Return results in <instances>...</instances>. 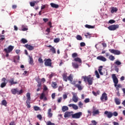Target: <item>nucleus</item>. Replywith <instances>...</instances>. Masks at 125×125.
Segmentation results:
<instances>
[{
    "mask_svg": "<svg viewBox=\"0 0 125 125\" xmlns=\"http://www.w3.org/2000/svg\"><path fill=\"white\" fill-rule=\"evenodd\" d=\"M91 77V75H89L88 76H84L82 77L83 79V81L85 82H87L89 85H91L92 83H93V80H94L93 77Z\"/></svg>",
    "mask_w": 125,
    "mask_h": 125,
    "instance_id": "obj_1",
    "label": "nucleus"
},
{
    "mask_svg": "<svg viewBox=\"0 0 125 125\" xmlns=\"http://www.w3.org/2000/svg\"><path fill=\"white\" fill-rule=\"evenodd\" d=\"M67 76L68 73H67L62 74L63 81H64V82H68V81H69L70 83H72V82H73V75L71 74L68 77Z\"/></svg>",
    "mask_w": 125,
    "mask_h": 125,
    "instance_id": "obj_2",
    "label": "nucleus"
},
{
    "mask_svg": "<svg viewBox=\"0 0 125 125\" xmlns=\"http://www.w3.org/2000/svg\"><path fill=\"white\" fill-rule=\"evenodd\" d=\"M112 79H113L115 87H122V85L121 84H118V83H119V80H118V78L116 76V74H113L112 75Z\"/></svg>",
    "mask_w": 125,
    "mask_h": 125,
    "instance_id": "obj_3",
    "label": "nucleus"
},
{
    "mask_svg": "<svg viewBox=\"0 0 125 125\" xmlns=\"http://www.w3.org/2000/svg\"><path fill=\"white\" fill-rule=\"evenodd\" d=\"M11 92L12 94L15 95V94H17L18 95H21L23 93V89H21L19 90V89L18 88H13L11 90Z\"/></svg>",
    "mask_w": 125,
    "mask_h": 125,
    "instance_id": "obj_4",
    "label": "nucleus"
},
{
    "mask_svg": "<svg viewBox=\"0 0 125 125\" xmlns=\"http://www.w3.org/2000/svg\"><path fill=\"white\" fill-rule=\"evenodd\" d=\"M119 28V24H113L109 26L107 28L109 31H115L118 29Z\"/></svg>",
    "mask_w": 125,
    "mask_h": 125,
    "instance_id": "obj_5",
    "label": "nucleus"
},
{
    "mask_svg": "<svg viewBox=\"0 0 125 125\" xmlns=\"http://www.w3.org/2000/svg\"><path fill=\"white\" fill-rule=\"evenodd\" d=\"M109 51L112 54H114V55H120V54H121V51H119V50L110 49Z\"/></svg>",
    "mask_w": 125,
    "mask_h": 125,
    "instance_id": "obj_6",
    "label": "nucleus"
},
{
    "mask_svg": "<svg viewBox=\"0 0 125 125\" xmlns=\"http://www.w3.org/2000/svg\"><path fill=\"white\" fill-rule=\"evenodd\" d=\"M83 115L82 112H78L74 114H72V119H80L81 118V116H82Z\"/></svg>",
    "mask_w": 125,
    "mask_h": 125,
    "instance_id": "obj_7",
    "label": "nucleus"
},
{
    "mask_svg": "<svg viewBox=\"0 0 125 125\" xmlns=\"http://www.w3.org/2000/svg\"><path fill=\"white\" fill-rule=\"evenodd\" d=\"M13 48H14V46L12 45H9L8 47V49L7 48L4 49V51H5L6 53H10V52H11V51L13 50Z\"/></svg>",
    "mask_w": 125,
    "mask_h": 125,
    "instance_id": "obj_8",
    "label": "nucleus"
},
{
    "mask_svg": "<svg viewBox=\"0 0 125 125\" xmlns=\"http://www.w3.org/2000/svg\"><path fill=\"white\" fill-rule=\"evenodd\" d=\"M104 100L105 101H107V100H108V96H107V94L105 92L103 93L102 96L101 97V100L102 101H103Z\"/></svg>",
    "mask_w": 125,
    "mask_h": 125,
    "instance_id": "obj_9",
    "label": "nucleus"
},
{
    "mask_svg": "<svg viewBox=\"0 0 125 125\" xmlns=\"http://www.w3.org/2000/svg\"><path fill=\"white\" fill-rule=\"evenodd\" d=\"M52 64V63L51 62V59H48L46 60L44 62V65L46 66H49L51 67V65Z\"/></svg>",
    "mask_w": 125,
    "mask_h": 125,
    "instance_id": "obj_10",
    "label": "nucleus"
},
{
    "mask_svg": "<svg viewBox=\"0 0 125 125\" xmlns=\"http://www.w3.org/2000/svg\"><path fill=\"white\" fill-rule=\"evenodd\" d=\"M9 83H10V85H13V84H17L18 83V82L14 81V78H10Z\"/></svg>",
    "mask_w": 125,
    "mask_h": 125,
    "instance_id": "obj_11",
    "label": "nucleus"
},
{
    "mask_svg": "<svg viewBox=\"0 0 125 125\" xmlns=\"http://www.w3.org/2000/svg\"><path fill=\"white\" fill-rule=\"evenodd\" d=\"M97 60H100V61H103V62H105L107 61V59L104 57L103 56H99L97 57Z\"/></svg>",
    "mask_w": 125,
    "mask_h": 125,
    "instance_id": "obj_12",
    "label": "nucleus"
},
{
    "mask_svg": "<svg viewBox=\"0 0 125 125\" xmlns=\"http://www.w3.org/2000/svg\"><path fill=\"white\" fill-rule=\"evenodd\" d=\"M5 81H6V79H5V78H3L1 79V81L3 82V83H1L0 85L1 88H3V87H5V86H6V84L7 83L5 82Z\"/></svg>",
    "mask_w": 125,
    "mask_h": 125,
    "instance_id": "obj_13",
    "label": "nucleus"
},
{
    "mask_svg": "<svg viewBox=\"0 0 125 125\" xmlns=\"http://www.w3.org/2000/svg\"><path fill=\"white\" fill-rule=\"evenodd\" d=\"M104 114L105 115H107V117L108 119H111V118L113 117V113L111 112L106 111L104 112Z\"/></svg>",
    "mask_w": 125,
    "mask_h": 125,
    "instance_id": "obj_14",
    "label": "nucleus"
},
{
    "mask_svg": "<svg viewBox=\"0 0 125 125\" xmlns=\"http://www.w3.org/2000/svg\"><path fill=\"white\" fill-rule=\"evenodd\" d=\"M69 117H73V114L69 111H66L65 112L64 115V118H69Z\"/></svg>",
    "mask_w": 125,
    "mask_h": 125,
    "instance_id": "obj_15",
    "label": "nucleus"
},
{
    "mask_svg": "<svg viewBox=\"0 0 125 125\" xmlns=\"http://www.w3.org/2000/svg\"><path fill=\"white\" fill-rule=\"evenodd\" d=\"M26 48H27V49H28V50H33L34 48V47L31 45H29L28 44H25V46H24Z\"/></svg>",
    "mask_w": 125,
    "mask_h": 125,
    "instance_id": "obj_16",
    "label": "nucleus"
},
{
    "mask_svg": "<svg viewBox=\"0 0 125 125\" xmlns=\"http://www.w3.org/2000/svg\"><path fill=\"white\" fill-rule=\"evenodd\" d=\"M52 111V110L51 109V108H50L48 109V112H47L48 118H51L52 117V116H53V114L51 113Z\"/></svg>",
    "mask_w": 125,
    "mask_h": 125,
    "instance_id": "obj_17",
    "label": "nucleus"
},
{
    "mask_svg": "<svg viewBox=\"0 0 125 125\" xmlns=\"http://www.w3.org/2000/svg\"><path fill=\"white\" fill-rule=\"evenodd\" d=\"M68 107H72L74 110H78L79 109V106L75 104H69L68 105Z\"/></svg>",
    "mask_w": 125,
    "mask_h": 125,
    "instance_id": "obj_18",
    "label": "nucleus"
},
{
    "mask_svg": "<svg viewBox=\"0 0 125 125\" xmlns=\"http://www.w3.org/2000/svg\"><path fill=\"white\" fill-rule=\"evenodd\" d=\"M50 5H51V7H53V8H58L59 7V5L54 3H51Z\"/></svg>",
    "mask_w": 125,
    "mask_h": 125,
    "instance_id": "obj_19",
    "label": "nucleus"
},
{
    "mask_svg": "<svg viewBox=\"0 0 125 125\" xmlns=\"http://www.w3.org/2000/svg\"><path fill=\"white\" fill-rule=\"evenodd\" d=\"M103 68V66L101 65L99 66L98 69V71L99 72V74L101 75V76H103L104 74H103V72H102V68Z\"/></svg>",
    "mask_w": 125,
    "mask_h": 125,
    "instance_id": "obj_20",
    "label": "nucleus"
},
{
    "mask_svg": "<svg viewBox=\"0 0 125 125\" xmlns=\"http://www.w3.org/2000/svg\"><path fill=\"white\" fill-rule=\"evenodd\" d=\"M74 86L78 88L79 90H83V86L80 84H76L74 85Z\"/></svg>",
    "mask_w": 125,
    "mask_h": 125,
    "instance_id": "obj_21",
    "label": "nucleus"
},
{
    "mask_svg": "<svg viewBox=\"0 0 125 125\" xmlns=\"http://www.w3.org/2000/svg\"><path fill=\"white\" fill-rule=\"evenodd\" d=\"M72 100L74 102H75V103H77V102H78V97H77V96L74 95L73 97H72Z\"/></svg>",
    "mask_w": 125,
    "mask_h": 125,
    "instance_id": "obj_22",
    "label": "nucleus"
},
{
    "mask_svg": "<svg viewBox=\"0 0 125 125\" xmlns=\"http://www.w3.org/2000/svg\"><path fill=\"white\" fill-rule=\"evenodd\" d=\"M114 101H115L116 105H120V104H121V100H120V99L115 98L114 99Z\"/></svg>",
    "mask_w": 125,
    "mask_h": 125,
    "instance_id": "obj_23",
    "label": "nucleus"
},
{
    "mask_svg": "<svg viewBox=\"0 0 125 125\" xmlns=\"http://www.w3.org/2000/svg\"><path fill=\"white\" fill-rule=\"evenodd\" d=\"M74 61H75V62H78V63H82V59L79 57H77L74 58Z\"/></svg>",
    "mask_w": 125,
    "mask_h": 125,
    "instance_id": "obj_24",
    "label": "nucleus"
},
{
    "mask_svg": "<svg viewBox=\"0 0 125 125\" xmlns=\"http://www.w3.org/2000/svg\"><path fill=\"white\" fill-rule=\"evenodd\" d=\"M51 86L54 89L57 88V83L56 82L52 83Z\"/></svg>",
    "mask_w": 125,
    "mask_h": 125,
    "instance_id": "obj_25",
    "label": "nucleus"
},
{
    "mask_svg": "<svg viewBox=\"0 0 125 125\" xmlns=\"http://www.w3.org/2000/svg\"><path fill=\"white\" fill-rule=\"evenodd\" d=\"M29 63L30 64V65L34 64V60L33 59V57L31 56H29Z\"/></svg>",
    "mask_w": 125,
    "mask_h": 125,
    "instance_id": "obj_26",
    "label": "nucleus"
},
{
    "mask_svg": "<svg viewBox=\"0 0 125 125\" xmlns=\"http://www.w3.org/2000/svg\"><path fill=\"white\" fill-rule=\"evenodd\" d=\"M69 110V107L67 106H63L62 107V112H66V111H68Z\"/></svg>",
    "mask_w": 125,
    "mask_h": 125,
    "instance_id": "obj_27",
    "label": "nucleus"
},
{
    "mask_svg": "<svg viewBox=\"0 0 125 125\" xmlns=\"http://www.w3.org/2000/svg\"><path fill=\"white\" fill-rule=\"evenodd\" d=\"M50 51H51L52 53H53V54H55L56 53V49L54 47H52V48H50Z\"/></svg>",
    "mask_w": 125,
    "mask_h": 125,
    "instance_id": "obj_28",
    "label": "nucleus"
},
{
    "mask_svg": "<svg viewBox=\"0 0 125 125\" xmlns=\"http://www.w3.org/2000/svg\"><path fill=\"white\" fill-rule=\"evenodd\" d=\"M100 112L99 110H94L92 112L93 116H95V115H98L99 114Z\"/></svg>",
    "mask_w": 125,
    "mask_h": 125,
    "instance_id": "obj_29",
    "label": "nucleus"
},
{
    "mask_svg": "<svg viewBox=\"0 0 125 125\" xmlns=\"http://www.w3.org/2000/svg\"><path fill=\"white\" fill-rule=\"evenodd\" d=\"M86 28H87V29H94L95 26H92V25H88V24H86L84 26Z\"/></svg>",
    "mask_w": 125,
    "mask_h": 125,
    "instance_id": "obj_30",
    "label": "nucleus"
},
{
    "mask_svg": "<svg viewBox=\"0 0 125 125\" xmlns=\"http://www.w3.org/2000/svg\"><path fill=\"white\" fill-rule=\"evenodd\" d=\"M72 66L75 69H78L79 68V64L75 62H72Z\"/></svg>",
    "mask_w": 125,
    "mask_h": 125,
    "instance_id": "obj_31",
    "label": "nucleus"
},
{
    "mask_svg": "<svg viewBox=\"0 0 125 125\" xmlns=\"http://www.w3.org/2000/svg\"><path fill=\"white\" fill-rule=\"evenodd\" d=\"M30 101H31V100L30 99L26 100V103L27 105V108H30L31 107V105L30 104Z\"/></svg>",
    "mask_w": 125,
    "mask_h": 125,
    "instance_id": "obj_32",
    "label": "nucleus"
},
{
    "mask_svg": "<svg viewBox=\"0 0 125 125\" xmlns=\"http://www.w3.org/2000/svg\"><path fill=\"white\" fill-rule=\"evenodd\" d=\"M76 39L78 41H83V37L81 35H78L76 36Z\"/></svg>",
    "mask_w": 125,
    "mask_h": 125,
    "instance_id": "obj_33",
    "label": "nucleus"
},
{
    "mask_svg": "<svg viewBox=\"0 0 125 125\" xmlns=\"http://www.w3.org/2000/svg\"><path fill=\"white\" fill-rule=\"evenodd\" d=\"M114 64L117 66H120V65H122V62L120 61L117 60L114 62Z\"/></svg>",
    "mask_w": 125,
    "mask_h": 125,
    "instance_id": "obj_34",
    "label": "nucleus"
},
{
    "mask_svg": "<svg viewBox=\"0 0 125 125\" xmlns=\"http://www.w3.org/2000/svg\"><path fill=\"white\" fill-rule=\"evenodd\" d=\"M7 104V102L5 100H3V101H2L1 105H3V106H6Z\"/></svg>",
    "mask_w": 125,
    "mask_h": 125,
    "instance_id": "obj_35",
    "label": "nucleus"
},
{
    "mask_svg": "<svg viewBox=\"0 0 125 125\" xmlns=\"http://www.w3.org/2000/svg\"><path fill=\"white\" fill-rule=\"evenodd\" d=\"M95 73L97 79H100V75H99L98 71L97 70H95Z\"/></svg>",
    "mask_w": 125,
    "mask_h": 125,
    "instance_id": "obj_36",
    "label": "nucleus"
},
{
    "mask_svg": "<svg viewBox=\"0 0 125 125\" xmlns=\"http://www.w3.org/2000/svg\"><path fill=\"white\" fill-rule=\"evenodd\" d=\"M21 42H22V43L24 44V43H27V42H28V41H27V40L24 39V38H22Z\"/></svg>",
    "mask_w": 125,
    "mask_h": 125,
    "instance_id": "obj_37",
    "label": "nucleus"
},
{
    "mask_svg": "<svg viewBox=\"0 0 125 125\" xmlns=\"http://www.w3.org/2000/svg\"><path fill=\"white\" fill-rule=\"evenodd\" d=\"M109 60H111V61H114L115 60V57H114L113 55H110L109 57Z\"/></svg>",
    "mask_w": 125,
    "mask_h": 125,
    "instance_id": "obj_38",
    "label": "nucleus"
},
{
    "mask_svg": "<svg viewBox=\"0 0 125 125\" xmlns=\"http://www.w3.org/2000/svg\"><path fill=\"white\" fill-rule=\"evenodd\" d=\"M45 96V94H44V92H42V93L41 94V96H40V99L42 100V99H43V98H44Z\"/></svg>",
    "mask_w": 125,
    "mask_h": 125,
    "instance_id": "obj_39",
    "label": "nucleus"
},
{
    "mask_svg": "<svg viewBox=\"0 0 125 125\" xmlns=\"http://www.w3.org/2000/svg\"><path fill=\"white\" fill-rule=\"evenodd\" d=\"M72 58H76V57H78V53H74L72 54Z\"/></svg>",
    "mask_w": 125,
    "mask_h": 125,
    "instance_id": "obj_40",
    "label": "nucleus"
},
{
    "mask_svg": "<svg viewBox=\"0 0 125 125\" xmlns=\"http://www.w3.org/2000/svg\"><path fill=\"white\" fill-rule=\"evenodd\" d=\"M117 11H118V8H113L111 11V12L113 13V12H117Z\"/></svg>",
    "mask_w": 125,
    "mask_h": 125,
    "instance_id": "obj_41",
    "label": "nucleus"
},
{
    "mask_svg": "<svg viewBox=\"0 0 125 125\" xmlns=\"http://www.w3.org/2000/svg\"><path fill=\"white\" fill-rule=\"evenodd\" d=\"M54 42H56V43H57L58 42H60V38H56L54 40Z\"/></svg>",
    "mask_w": 125,
    "mask_h": 125,
    "instance_id": "obj_42",
    "label": "nucleus"
},
{
    "mask_svg": "<svg viewBox=\"0 0 125 125\" xmlns=\"http://www.w3.org/2000/svg\"><path fill=\"white\" fill-rule=\"evenodd\" d=\"M27 99L31 100V94L30 93H27L26 94Z\"/></svg>",
    "mask_w": 125,
    "mask_h": 125,
    "instance_id": "obj_43",
    "label": "nucleus"
},
{
    "mask_svg": "<svg viewBox=\"0 0 125 125\" xmlns=\"http://www.w3.org/2000/svg\"><path fill=\"white\" fill-rule=\"evenodd\" d=\"M116 22V21L114 20H110L109 21H108V23L109 24H114V23H115Z\"/></svg>",
    "mask_w": 125,
    "mask_h": 125,
    "instance_id": "obj_44",
    "label": "nucleus"
},
{
    "mask_svg": "<svg viewBox=\"0 0 125 125\" xmlns=\"http://www.w3.org/2000/svg\"><path fill=\"white\" fill-rule=\"evenodd\" d=\"M84 103H88L90 102V100L89 99V98H86L84 100Z\"/></svg>",
    "mask_w": 125,
    "mask_h": 125,
    "instance_id": "obj_45",
    "label": "nucleus"
},
{
    "mask_svg": "<svg viewBox=\"0 0 125 125\" xmlns=\"http://www.w3.org/2000/svg\"><path fill=\"white\" fill-rule=\"evenodd\" d=\"M83 104L82 102H79L78 104V105H79V107H80V108H83Z\"/></svg>",
    "mask_w": 125,
    "mask_h": 125,
    "instance_id": "obj_46",
    "label": "nucleus"
},
{
    "mask_svg": "<svg viewBox=\"0 0 125 125\" xmlns=\"http://www.w3.org/2000/svg\"><path fill=\"white\" fill-rule=\"evenodd\" d=\"M85 37L87 39V38H89V39L90 38V34L89 33H87L84 35Z\"/></svg>",
    "mask_w": 125,
    "mask_h": 125,
    "instance_id": "obj_47",
    "label": "nucleus"
},
{
    "mask_svg": "<svg viewBox=\"0 0 125 125\" xmlns=\"http://www.w3.org/2000/svg\"><path fill=\"white\" fill-rule=\"evenodd\" d=\"M47 125H55V124L51 123L50 121H48L46 124Z\"/></svg>",
    "mask_w": 125,
    "mask_h": 125,
    "instance_id": "obj_48",
    "label": "nucleus"
},
{
    "mask_svg": "<svg viewBox=\"0 0 125 125\" xmlns=\"http://www.w3.org/2000/svg\"><path fill=\"white\" fill-rule=\"evenodd\" d=\"M38 61L40 63H43V61L42 60V58H39L38 59Z\"/></svg>",
    "mask_w": 125,
    "mask_h": 125,
    "instance_id": "obj_49",
    "label": "nucleus"
},
{
    "mask_svg": "<svg viewBox=\"0 0 125 125\" xmlns=\"http://www.w3.org/2000/svg\"><path fill=\"white\" fill-rule=\"evenodd\" d=\"M35 111H39L40 110V107L35 106L34 107Z\"/></svg>",
    "mask_w": 125,
    "mask_h": 125,
    "instance_id": "obj_50",
    "label": "nucleus"
},
{
    "mask_svg": "<svg viewBox=\"0 0 125 125\" xmlns=\"http://www.w3.org/2000/svg\"><path fill=\"white\" fill-rule=\"evenodd\" d=\"M12 8H13V9H16V8H17V5H16V4L12 5Z\"/></svg>",
    "mask_w": 125,
    "mask_h": 125,
    "instance_id": "obj_51",
    "label": "nucleus"
},
{
    "mask_svg": "<svg viewBox=\"0 0 125 125\" xmlns=\"http://www.w3.org/2000/svg\"><path fill=\"white\" fill-rule=\"evenodd\" d=\"M37 118L39 119V120H41L42 119V115L39 114L37 115Z\"/></svg>",
    "mask_w": 125,
    "mask_h": 125,
    "instance_id": "obj_52",
    "label": "nucleus"
},
{
    "mask_svg": "<svg viewBox=\"0 0 125 125\" xmlns=\"http://www.w3.org/2000/svg\"><path fill=\"white\" fill-rule=\"evenodd\" d=\"M91 123L93 124V125H97V122H96V121H95V120L92 121Z\"/></svg>",
    "mask_w": 125,
    "mask_h": 125,
    "instance_id": "obj_53",
    "label": "nucleus"
},
{
    "mask_svg": "<svg viewBox=\"0 0 125 125\" xmlns=\"http://www.w3.org/2000/svg\"><path fill=\"white\" fill-rule=\"evenodd\" d=\"M80 46L83 47L85 46V43L82 42L80 43Z\"/></svg>",
    "mask_w": 125,
    "mask_h": 125,
    "instance_id": "obj_54",
    "label": "nucleus"
},
{
    "mask_svg": "<svg viewBox=\"0 0 125 125\" xmlns=\"http://www.w3.org/2000/svg\"><path fill=\"white\" fill-rule=\"evenodd\" d=\"M62 101V97H60L58 99V103H61V101Z\"/></svg>",
    "mask_w": 125,
    "mask_h": 125,
    "instance_id": "obj_55",
    "label": "nucleus"
},
{
    "mask_svg": "<svg viewBox=\"0 0 125 125\" xmlns=\"http://www.w3.org/2000/svg\"><path fill=\"white\" fill-rule=\"evenodd\" d=\"M36 82H37L38 83H42V80L41 79H38L36 80Z\"/></svg>",
    "mask_w": 125,
    "mask_h": 125,
    "instance_id": "obj_56",
    "label": "nucleus"
},
{
    "mask_svg": "<svg viewBox=\"0 0 125 125\" xmlns=\"http://www.w3.org/2000/svg\"><path fill=\"white\" fill-rule=\"evenodd\" d=\"M112 114H113V115L114 116V117H117L118 116V112L116 111L114 112Z\"/></svg>",
    "mask_w": 125,
    "mask_h": 125,
    "instance_id": "obj_57",
    "label": "nucleus"
},
{
    "mask_svg": "<svg viewBox=\"0 0 125 125\" xmlns=\"http://www.w3.org/2000/svg\"><path fill=\"white\" fill-rule=\"evenodd\" d=\"M67 97H68V96H67V94H63V99H64V100L67 99Z\"/></svg>",
    "mask_w": 125,
    "mask_h": 125,
    "instance_id": "obj_58",
    "label": "nucleus"
},
{
    "mask_svg": "<svg viewBox=\"0 0 125 125\" xmlns=\"http://www.w3.org/2000/svg\"><path fill=\"white\" fill-rule=\"evenodd\" d=\"M37 87L42 88V83H38V84H37Z\"/></svg>",
    "mask_w": 125,
    "mask_h": 125,
    "instance_id": "obj_59",
    "label": "nucleus"
},
{
    "mask_svg": "<svg viewBox=\"0 0 125 125\" xmlns=\"http://www.w3.org/2000/svg\"><path fill=\"white\" fill-rule=\"evenodd\" d=\"M52 99H55V93H53V94H52Z\"/></svg>",
    "mask_w": 125,
    "mask_h": 125,
    "instance_id": "obj_60",
    "label": "nucleus"
},
{
    "mask_svg": "<svg viewBox=\"0 0 125 125\" xmlns=\"http://www.w3.org/2000/svg\"><path fill=\"white\" fill-rule=\"evenodd\" d=\"M30 4L31 6H35V2H30Z\"/></svg>",
    "mask_w": 125,
    "mask_h": 125,
    "instance_id": "obj_61",
    "label": "nucleus"
},
{
    "mask_svg": "<svg viewBox=\"0 0 125 125\" xmlns=\"http://www.w3.org/2000/svg\"><path fill=\"white\" fill-rule=\"evenodd\" d=\"M28 28H26V27H23L22 28V31H27Z\"/></svg>",
    "mask_w": 125,
    "mask_h": 125,
    "instance_id": "obj_62",
    "label": "nucleus"
},
{
    "mask_svg": "<svg viewBox=\"0 0 125 125\" xmlns=\"http://www.w3.org/2000/svg\"><path fill=\"white\" fill-rule=\"evenodd\" d=\"M43 21L45 22V23H46L48 21V19H43Z\"/></svg>",
    "mask_w": 125,
    "mask_h": 125,
    "instance_id": "obj_63",
    "label": "nucleus"
},
{
    "mask_svg": "<svg viewBox=\"0 0 125 125\" xmlns=\"http://www.w3.org/2000/svg\"><path fill=\"white\" fill-rule=\"evenodd\" d=\"M113 124L114 125H119V123L118 122H113Z\"/></svg>",
    "mask_w": 125,
    "mask_h": 125,
    "instance_id": "obj_64",
    "label": "nucleus"
}]
</instances>
